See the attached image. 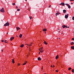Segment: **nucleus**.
<instances>
[{
	"instance_id": "1",
	"label": "nucleus",
	"mask_w": 74,
	"mask_h": 74,
	"mask_svg": "<svg viewBox=\"0 0 74 74\" xmlns=\"http://www.w3.org/2000/svg\"><path fill=\"white\" fill-rule=\"evenodd\" d=\"M59 4L60 5H63V6H64V5L65 4V5H66L68 7L69 5V4L65 3L64 4V3L63 2H62L61 3Z\"/></svg>"
},
{
	"instance_id": "2",
	"label": "nucleus",
	"mask_w": 74,
	"mask_h": 74,
	"mask_svg": "<svg viewBox=\"0 0 74 74\" xmlns=\"http://www.w3.org/2000/svg\"><path fill=\"white\" fill-rule=\"evenodd\" d=\"M8 22H7V23H6L5 24L4 26H10V23H8Z\"/></svg>"
},
{
	"instance_id": "3",
	"label": "nucleus",
	"mask_w": 74,
	"mask_h": 74,
	"mask_svg": "<svg viewBox=\"0 0 74 74\" xmlns=\"http://www.w3.org/2000/svg\"><path fill=\"white\" fill-rule=\"evenodd\" d=\"M69 14H65V18H66V19H67L68 18V17H69Z\"/></svg>"
},
{
	"instance_id": "4",
	"label": "nucleus",
	"mask_w": 74,
	"mask_h": 74,
	"mask_svg": "<svg viewBox=\"0 0 74 74\" xmlns=\"http://www.w3.org/2000/svg\"><path fill=\"white\" fill-rule=\"evenodd\" d=\"M4 8H3L1 9V10L0 11L1 12H5V11H4V10H3Z\"/></svg>"
},
{
	"instance_id": "5",
	"label": "nucleus",
	"mask_w": 74,
	"mask_h": 74,
	"mask_svg": "<svg viewBox=\"0 0 74 74\" xmlns=\"http://www.w3.org/2000/svg\"><path fill=\"white\" fill-rule=\"evenodd\" d=\"M67 26H66L65 25H62V27H63V28H65V27H66V28H67Z\"/></svg>"
},
{
	"instance_id": "6",
	"label": "nucleus",
	"mask_w": 74,
	"mask_h": 74,
	"mask_svg": "<svg viewBox=\"0 0 74 74\" xmlns=\"http://www.w3.org/2000/svg\"><path fill=\"white\" fill-rule=\"evenodd\" d=\"M43 32H47V29L45 28L43 29Z\"/></svg>"
},
{
	"instance_id": "7",
	"label": "nucleus",
	"mask_w": 74,
	"mask_h": 74,
	"mask_svg": "<svg viewBox=\"0 0 74 74\" xmlns=\"http://www.w3.org/2000/svg\"><path fill=\"white\" fill-rule=\"evenodd\" d=\"M16 29H17V31H18V30H19V29H20L21 28L19 27H16Z\"/></svg>"
},
{
	"instance_id": "8",
	"label": "nucleus",
	"mask_w": 74,
	"mask_h": 74,
	"mask_svg": "<svg viewBox=\"0 0 74 74\" xmlns=\"http://www.w3.org/2000/svg\"><path fill=\"white\" fill-rule=\"evenodd\" d=\"M13 39H14V37H11L10 38V40L12 41V40H13Z\"/></svg>"
},
{
	"instance_id": "9",
	"label": "nucleus",
	"mask_w": 74,
	"mask_h": 74,
	"mask_svg": "<svg viewBox=\"0 0 74 74\" xmlns=\"http://www.w3.org/2000/svg\"><path fill=\"white\" fill-rule=\"evenodd\" d=\"M66 11H66V10H63V13H64V14H65V13H66Z\"/></svg>"
},
{
	"instance_id": "10",
	"label": "nucleus",
	"mask_w": 74,
	"mask_h": 74,
	"mask_svg": "<svg viewBox=\"0 0 74 74\" xmlns=\"http://www.w3.org/2000/svg\"><path fill=\"white\" fill-rule=\"evenodd\" d=\"M44 52V50H42L41 51H40L39 53V54L40 55V54H41V53H42V52ZM41 52V53H40Z\"/></svg>"
},
{
	"instance_id": "11",
	"label": "nucleus",
	"mask_w": 74,
	"mask_h": 74,
	"mask_svg": "<svg viewBox=\"0 0 74 74\" xmlns=\"http://www.w3.org/2000/svg\"><path fill=\"white\" fill-rule=\"evenodd\" d=\"M41 59H42L41 58H40V57L38 58V60H41Z\"/></svg>"
},
{
	"instance_id": "12",
	"label": "nucleus",
	"mask_w": 74,
	"mask_h": 74,
	"mask_svg": "<svg viewBox=\"0 0 74 74\" xmlns=\"http://www.w3.org/2000/svg\"><path fill=\"white\" fill-rule=\"evenodd\" d=\"M59 58V56L58 55H57V56L56 57V59H58Z\"/></svg>"
},
{
	"instance_id": "13",
	"label": "nucleus",
	"mask_w": 74,
	"mask_h": 74,
	"mask_svg": "<svg viewBox=\"0 0 74 74\" xmlns=\"http://www.w3.org/2000/svg\"><path fill=\"white\" fill-rule=\"evenodd\" d=\"M26 63H27V61H25V62L23 64V65H25V64H26Z\"/></svg>"
},
{
	"instance_id": "14",
	"label": "nucleus",
	"mask_w": 74,
	"mask_h": 74,
	"mask_svg": "<svg viewBox=\"0 0 74 74\" xmlns=\"http://www.w3.org/2000/svg\"><path fill=\"white\" fill-rule=\"evenodd\" d=\"M22 36V34H20V35L19 36V37L20 38H21Z\"/></svg>"
},
{
	"instance_id": "15",
	"label": "nucleus",
	"mask_w": 74,
	"mask_h": 74,
	"mask_svg": "<svg viewBox=\"0 0 74 74\" xmlns=\"http://www.w3.org/2000/svg\"><path fill=\"white\" fill-rule=\"evenodd\" d=\"M12 62L13 64H14L15 63V61H14V59H13L12 60Z\"/></svg>"
},
{
	"instance_id": "16",
	"label": "nucleus",
	"mask_w": 74,
	"mask_h": 74,
	"mask_svg": "<svg viewBox=\"0 0 74 74\" xmlns=\"http://www.w3.org/2000/svg\"><path fill=\"white\" fill-rule=\"evenodd\" d=\"M44 43L46 45H47V42H46L45 41V40H44Z\"/></svg>"
},
{
	"instance_id": "17",
	"label": "nucleus",
	"mask_w": 74,
	"mask_h": 74,
	"mask_svg": "<svg viewBox=\"0 0 74 74\" xmlns=\"http://www.w3.org/2000/svg\"><path fill=\"white\" fill-rule=\"evenodd\" d=\"M24 47V45H23V44L21 45L20 47H21V48H22V47Z\"/></svg>"
},
{
	"instance_id": "18",
	"label": "nucleus",
	"mask_w": 74,
	"mask_h": 74,
	"mask_svg": "<svg viewBox=\"0 0 74 74\" xmlns=\"http://www.w3.org/2000/svg\"><path fill=\"white\" fill-rule=\"evenodd\" d=\"M59 14V11H58V12L57 13H56V16H57V15H58Z\"/></svg>"
},
{
	"instance_id": "19",
	"label": "nucleus",
	"mask_w": 74,
	"mask_h": 74,
	"mask_svg": "<svg viewBox=\"0 0 74 74\" xmlns=\"http://www.w3.org/2000/svg\"><path fill=\"white\" fill-rule=\"evenodd\" d=\"M57 32H59V33H60V29H57Z\"/></svg>"
},
{
	"instance_id": "20",
	"label": "nucleus",
	"mask_w": 74,
	"mask_h": 74,
	"mask_svg": "<svg viewBox=\"0 0 74 74\" xmlns=\"http://www.w3.org/2000/svg\"><path fill=\"white\" fill-rule=\"evenodd\" d=\"M74 44V42H71V45H73Z\"/></svg>"
},
{
	"instance_id": "21",
	"label": "nucleus",
	"mask_w": 74,
	"mask_h": 74,
	"mask_svg": "<svg viewBox=\"0 0 74 74\" xmlns=\"http://www.w3.org/2000/svg\"><path fill=\"white\" fill-rule=\"evenodd\" d=\"M27 45H28V46H29V47H31L32 45H31V44H29V45L27 44Z\"/></svg>"
},
{
	"instance_id": "22",
	"label": "nucleus",
	"mask_w": 74,
	"mask_h": 74,
	"mask_svg": "<svg viewBox=\"0 0 74 74\" xmlns=\"http://www.w3.org/2000/svg\"><path fill=\"white\" fill-rule=\"evenodd\" d=\"M71 48H72V49H74V46H71Z\"/></svg>"
},
{
	"instance_id": "23",
	"label": "nucleus",
	"mask_w": 74,
	"mask_h": 74,
	"mask_svg": "<svg viewBox=\"0 0 74 74\" xmlns=\"http://www.w3.org/2000/svg\"><path fill=\"white\" fill-rule=\"evenodd\" d=\"M68 7L69 8H71V6L70 5H69L68 6Z\"/></svg>"
},
{
	"instance_id": "24",
	"label": "nucleus",
	"mask_w": 74,
	"mask_h": 74,
	"mask_svg": "<svg viewBox=\"0 0 74 74\" xmlns=\"http://www.w3.org/2000/svg\"><path fill=\"white\" fill-rule=\"evenodd\" d=\"M71 72L72 73H73V72H74V69L72 70Z\"/></svg>"
},
{
	"instance_id": "25",
	"label": "nucleus",
	"mask_w": 74,
	"mask_h": 74,
	"mask_svg": "<svg viewBox=\"0 0 74 74\" xmlns=\"http://www.w3.org/2000/svg\"><path fill=\"white\" fill-rule=\"evenodd\" d=\"M71 68L69 67V68L68 70H71Z\"/></svg>"
},
{
	"instance_id": "26",
	"label": "nucleus",
	"mask_w": 74,
	"mask_h": 74,
	"mask_svg": "<svg viewBox=\"0 0 74 74\" xmlns=\"http://www.w3.org/2000/svg\"><path fill=\"white\" fill-rule=\"evenodd\" d=\"M29 18H30V19H32V17H31V16H30L29 17Z\"/></svg>"
},
{
	"instance_id": "27",
	"label": "nucleus",
	"mask_w": 74,
	"mask_h": 74,
	"mask_svg": "<svg viewBox=\"0 0 74 74\" xmlns=\"http://www.w3.org/2000/svg\"><path fill=\"white\" fill-rule=\"evenodd\" d=\"M40 49H41V50H42V49H43V47H42L40 48Z\"/></svg>"
},
{
	"instance_id": "28",
	"label": "nucleus",
	"mask_w": 74,
	"mask_h": 74,
	"mask_svg": "<svg viewBox=\"0 0 74 74\" xmlns=\"http://www.w3.org/2000/svg\"><path fill=\"white\" fill-rule=\"evenodd\" d=\"M12 5H15V3H13L12 4Z\"/></svg>"
},
{
	"instance_id": "29",
	"label": "nucleus",
	"mask_w": 74,
	"mask_h": 74,
	"mask_svg": "<svg viewBox=\"0 0 74 74\" xmlns=\"http://www.w3.org/2000/svg\"><path fill=\"white\" fill-rule=\"evenodd\" d=\"M17 11H20V9L18 8L17 9Z\"/></svg>"
},
{
	"instance_id": "30",
	"label": "nucleus",
	"mask_w": 74,
	"mask_h": 74,
	"mask_svg": "<svg viewBox=\"0 0 74 74\" xmlns=\"http://www.w3.org/2000/svg\"><path fill=\"white\" fill-rule=\"evenodd\" d=\"M6 41H7V40H5V41H4L5 42V43H7V42H6Z\"/></svg>"
},
{
	"instance_id": "31",
	"label": "nucleus",
	"mask_w": 74,
	"mask_h": 74,
	"mask_svg": "<svg viewBox=\"0 0 74 74\" xmlns=\"http://www.w3.org/2000/svg\"><path fill=\"white\" fill-rule=\"evenodd\" d=\"M72 19L73 20V21H74V16L73 17Z\"/></svg>"
},
{
	"instance_id": "32",
	"label": "nucleus",
	"mask_w": 74,
	"mask_h": 74,
	"mask_svg": "<svg viewBox=\"0 0 74 74\" xmlns=\"http://www.w3.org/2000/svg\"><path fill=\"white\" fill-rule=\"evenodd\" d=\"M56 72H58L59 71L58 70H56Z\"/></svg>"
},
{
	"instance_id": "33",
	"label": "nucleus",
	"mask_w": 74,
	"mask_h": 74,
	"mask_svg": "<svg viewBox=\"0 0 74 74\" xmlns=\"http://www.w3.org/2000/svg\"><path fill=\"white\" fill-rule=\"evenodd\" d=\"M29 51H31V49H30V47H29Z\"/></svg>"
},
{
	"instance_id": "34",
	"label": "nucleus",
	"mask_w": 74,
	"mask_h": 74,
	"mask_svg": "<svg viewBox=\"0 0 74 74\" xmlns=\"http://www.w3.org/2000/svg\"><path fill=\"white\" fill-rule=\"evenodd\" d=\"M72 40H74V38H72Z\"/></svg>"
},
{
	"instance_id": "35",
	"label": "nucleus",
	"mask_w": 74,
	"mask_h": 74,
	"mask_svg": "<svg viewBox=\"0 0 74 74\" xmlns=\"http://www.w3.org/2000/svg\"><path fill=\"white\" fill-rule=\"evenodd\" d=\"M70 1H74V0H70Z\"/></svg>"
},
{
	"instance_id": "36",
	"label": "nucleus",
	"mask_w": 74,
	"mask_h": 74,
	"mask_svg": "<svg viewBox=\"0 0 74 74\" xmlns=\"http://www.w3.org/2000/svg\"><path fill=\"white\" fill-rule=\"evenodd\" d=\"M19 65H20V64L19 63L18 64V66H19Z\"/></svg>"
},
{
	"instance_id": "37",
	"label": "nucleus",
	"mask_w": 74,
	"mask_h": 74,
	"mask_svg": "<svg viewBox=\"0 0 74 74\" xmlns=\"http://www.w3.org/2000/svg\"><path fill=\"white\" fill-rule=\"evenodd\" d=\"M43 69V66H42V68H41V69H42V70Z\"/></svg>"
},
{
	"instance_id": "38",
	"label": "nucleus",
	"mask_w": 74,
	"mask_h": 74,
	"mask_svg": "<svg viewBox=\"0 0 74 74\" xmlns=\"http://www.w3.org/2000/svg\"><path fill=\"white\" fill-rule=\"evenodd\" d=\"M1 42H4V40H1Z\"/></svg>"
},
{
	"instance_id": "39",
	"label": "nucleus",
	"mask_w": 74,
	"mask_h": 74,
	"mask_svg": "<svg viewBox=\"0 0 74 74\" xmlns=\"http://www.w3.org/2000/svg\"><path fill=\"white\" fill-rule=\"evenodd\" d=\"M16 8H18V6H16Z\"/></svg>"
},
{
	"instance_id": "40",
	"label": "nucleus",
	"mask_w": 74,
	"mask_h": 74,
	"mask_svg": "<svg viewBox=\"0 0 74 74\" xmlns=\"http://www.w3.org/2000/svg\"><path fill=\"white\" fill-rule=\"evenodd\" d=\"M51 5H49V8H50V7H51Z\"/></svg>"
},
{
	"instance_id": "41",
	"label": "nucleus",
	"mask_w": 74,
	"mask_h": 74,
	"mask_svg": "<svg viewBox=\"0 0 74 74\" xmlns=\"http://www.w3.org/2000/svg\"><path fill=\"white\" fill-rule=\"evenodd\" d=\"M39 51H41V49H40H40H39Z\"/></svg>"
},
{
	"instance_id": "42",
	"label": "nucleus",
	"mask_w": 74,
	"mask_h": 74,
	"mask_svg": "<svg viewBox=\"0 0 74 74\" xmlns=\"http://www.w3.org/2000/svg\"><path fill=\"white\" fill-rule=\"evenodd\" d=\"M2 52H3V50H1Z\"/></svg>"
},
{
	"instance_id": "43",
	"label": "nucleus",
	"mask_w": 74,
	"mask_h": 74,
	"mask_svg": "<svg viewBox=\"0 0 74 74\" xmlns=\"http://www.w3.org/2000/svg\"><path fill=\"white\" fill-rule=\"evenodd\" d=\"M32 44H33V43H32V42L31 43V45H32Z\"/></svg>"
},
{
	"instance_id": "44",
	"label": "nucleus",
	"mask_w": 74,
	"mask_h": 74,
	"mask_svg": "<svg viewBox=\"0 0 74 74\" xmlns=\"http://www.w3.org/2000/svg\"><path fill=\"white\" fill-rule=\"evenodd\" d=\"M58 15H59L60 14V13H59L58 14Z\"/></svg>"
},
{
	"instance_id": "45",
	"label": "nucleus",
	"mask_w": 74,
	"mask_h": 74,
	"mask_svg": "<svg viewBox=\"0 0 74 74\" xmlns=\"http://www.w3.org/2000/svg\"><path fill=\"white\" fill-rule=\"evenodd\" d=\"M67 27H68V28H69V27H67Z\"/></svg>"
},
{
	"instance_id": "46",
	"label": "nucleus",
	"mask_w": 74,
	"mask_h": 74,
	"mask_svg": "<svg viewBox=\"0 0 74 74\" xmlns=\"http://www.w3.org/2000/svg\"><path fill=\"white\" fill-rule=\"evenodd\" d=\"M51 67H53V66H52V65H51Z\"/></svg>"
},
{
	"instance_id": "47",
	"label": "nucleus",
	"mask_w": 74,
	"mask_h": 74,
	"mask_svg": "<svg viewBox=\"0 0 74 74\" xmlns=\"http://www.w3.org/2000/svg\"><path fill=\"white\" fill-rule=\"evenodd\" d=\"M71 4H73V3H71Z\"/></svg>"
},
{
	"instance_id": "48",
	"label": "nucleus",
	"mask_w": 74,
	"mask_h": 74,
	"mask_svg": "<svg viewBox=\"0 0 74 74\" xmlns=\"http://www.w3.org/2000/svg\"><path fill=\"white\" fill-rule=\"evenodd\" d=\"M45 34H46V33H47V32H45Z\"/></svg>"
},
{
	"instance_id": "49",
	"label": "nucleus",
	"mask_w": 74,
	"mask_h": 74,
	"mask_svg": "<svg viewBox=\"0 0 74 74\" xmlns=\"http://www.w3.org/2000/svg\"><path fill=\"white\" fill-rule=\"evenodd\" d=\"M55 67V66L53 65V67Z\"/></svg>"
},
{
	"instance_id": "50",
	"label": "nucleus",
	"mask_w": 74,
	"mask_h": 74,
	"mask_svg": "<svg viewBox=\"0 0 74 74\" xmlns=\"http://www.w3.org/2000/svg\"><path fill=\"white\" fill-rule=\"evenodd\" d=\"M59 38V39H60V38Z\"/></svg>"
},
{
	"instance_id": "51",
	"label": "nucleus",
	"mask_w": 74,
	"mask_h": 74,
	"mask_svg": "<svg viewBox=\"0 0 74 74\" xmlns=\"http://www.w3.org/2000/svg\"><path fill=\"white\" fill-rule=\"evenodd\" d=\"M7 34H8V32H7Z\"/></svg>"
},
{
	"instance_id": "52",
	"label": "nucleus",
	"mask_w": 74,
	"mask_h": 74,
	"mask_svg": "<svg viewBox=\"0 0 74 74\" xmlns=\"http://www.w3.org/2000/svg\"><path fill=\"white\" fill-rule=\"evenodd\" d=\"M25 1H27V0H25Z\"/></svg>"
},
{
	"instance_id": "53",
	"label": "nucleus",
	"mask_w": 74,
	"mask_h": 74,
	"mask_svg": "<svg viewBox=\"0 0 74 74\" xmlns=\"http://www.w3.org/2000/svg\"><path fill=\"white\" fill-rule=\"evenodd\" d=\"M16 37H18V36H16Z\"/></svg>"
},
{
	"instance_id": "54",
	"label": "nucleus",
	"mask_w": 74,
	"mask_h": 74,
	"mask_svg": "<svg viewBox=\"0 0 74 74\" xmlns=\"http://www.w3.org/2000/svg\"><path fill=\"white\" fill-rule=\"evenodd\" d=\"M62 68H63V67H61Z\"/></svg>"
},
{
	"instance_id": "55",
	"label": "nucleus",
	"mask_w": 74,
	"mask_h": 74,
	"mask_svg": "<svg viewBox=\"0 0 74 74\" xmlns=\"http://www.w3.org/2000/svg\"><path fill=\"white\" fill-rule=\"evenodd\" d=\"M73 33H74V31L73 32Z\"/></svg>"
},
{
	"instance_id": "56",
	"label": "nucleus",
	"mask_w": 74,
	"mask_h": 74,
	"mask_svg": "<svg viewBox=\"0 0 74 74\" xmlns=\"http://www.w3.org/2000/svg\"><path fill=\"white\" fill-rule=\"evenodd\" d=\"M62 34H63V33H62Z\"/></svg>"
},
{
	"instance_id": "57",
	"label": "nucleus",
	"mask_w": 74,
	"mask_h": 74,
	"mask_svg": "<svg viewBox=\"0 0 74 74\" xmlns=\"http://www.w3.org/2000/svg\"><path fill=\"white\" fill-rule=\"evenodd\" d=\"M40 32H41V31H40Z\"/></svg>"
}]
</instances>
